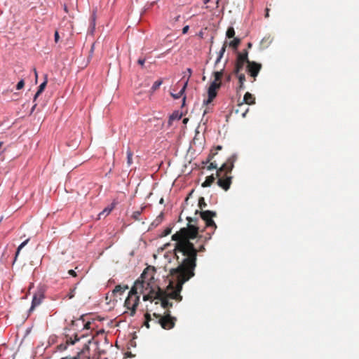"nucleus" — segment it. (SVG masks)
<instances>
[{"instance_id":"54","label":"nucleus","mask_w":359,"mask_h":359,"mask_svg":"<svg viewBox=\"0 0 359 359\" xmlns=\"http://www.w3.org/2000/svg\"><path fill=\"white\" fill-rule=\"evenodd\" d=\"M36 106V104H34V105L33 106V107H32V111H34V109H35Z\"/></svg>"},{"instance_id":"20","label":"nucleus","mask_w":359,"mask_h":359,"mask_svg":"<svg viewBox=\"0 0 359 359\" xmlns=\"http://www.w3.org/2000/svg\"><path fill=\"white\" fill-rule=\"evenodd\" d=\"M46 84H47V79L46 78V80L42 83H41V85L39 86V89L37 90V92L36 93L35 95H34V100H35L38 96H39L42 92L44 90L46 86Z\"/></svg>"},{"instance_id":"15","label":"nucleus","mask_w":359,"mask_h":359,"mask_svg":"<svg viewBox=\"0 0 359 359\" xmlns=\"http://www.w3.org/2000/svg\"><path fill=\"white\" fill-rule=\"evenodd\" d=\"M89 344H90V340H88L87 343L84 344L83 348L76 353V356H79V359H81L82 355H86V352H89Z\"/></svg>"},{"instance_id":"43","label":"nucleus","mask_w":359,"mask_h":359,"mask_svg":"<svg viewBox=\"0 0 359 359\" xmlns=\"http://www.w3.org/2000/svg\"><path fill=\"white\" fill-rule=\"evenodd\" d=\"M145 62V59L144 58H140L138 60H137V63L141 65V66H143Z\"/></svg>"},{"instance_id":"26","label":"nucleus","mask_w":359,"mask_h":359,"mask_svg":"<svg viewBox=\"0 0 359 359\" xmlns=\"http://www.w3.org/2000/svg\"><path fill=\"white\" fill-rule=\"evenodd\" d=\"M133 151L130 149H128V150H127V164L128 166L131 165L133 163Z\"/></svg>"},{"instance_id":"19","label":"nucleus","mask_w":359,"mask_h":359,"mask_svg":"<svg viewBox=\"0 0 359 359\" xmlns=\"http://www.w3.org/2000/svg\"><path fill=\"white\" fill-rule=\"evenodd\" d=\"M187 86V81H185L184 86H182V89L179 91V93H177V94L171 93L172 97L175 99H179L180 97H181L183 95Z\"/></svg>"},{"instance_id":"14","label":"nucleus","mask_w":359,"mask_h":359,"mask_svg":"<svg viewBox=\"0 0 359 359\" xmlns=\"http://www.w3.org/2000/svg\"><path fill=\"white\" fill-rule=\"evenodd\" d=\"M215 149L216 151H214V150H213V149H212V150L210 151V153L209 154V155H208V158H207L206 161H203V162H202V163H203V165H206V164H208L210 161H212V159L214 158V156H215V155H217V151L221 150V149H222V146H220V145H218V146H217Z\"/></svg>"},{"instance_id":"35","label":"nucleus","mask_w":359,"mask_h":359,"mask_svg":"<svg viewBox=\"0 0 359 359\" xmlns=\"http://www.w3.org/2000/svg\"><path fill=\"white\" fill-rule=\"evenodd\" d=\"M209 165L207 166L208 170H214L217 168V165L215 162H209Z\"/></svg>"},{"instance_id":"10","label":"nucleus","mask_w":359,"mask_h":359,"mask_svg":"<svg viewBox=\"0 0 359 359\" xmlns=\"http://www.w3.org/2000/svg\"><path fill=\"white\" fill-rule=\"evenodd\" d=\"M261 69L262 65L254 61H250L246 67L247 72L254 78V81L256 79Z\"/></svg>"},{"instance_id":"50","label":"nucleus","mask_w":359,"mask_h":359,"mask_svg":"<svg viewBox=\"0 0 359 359\" xmlns=\"http://www.w3.org/2000/svg\"><path fill=\"white\" fill-rule=\"evenodd\" d=\"M34 71L35 77H36V79H37L38 74H37V72H36V69H34Z\"/></svg>"},{"instance_id":"45","label":"nucleus","mask_w":359,"mask_h":359,"mask_svg":"<svg viewBox=\"0 0 359 359\" xmlns=\"http://www.w3.org/2000/svg\"><path fill=\"white\" fill-rule=\"evenodd\" d=\"M187 221L189 222V224H190V225H191V224H190L191 222H195V221H196V219H193V218H191V217H187ZM189 226V225H187V226Z\"/></svg>"},{"instance_id":"6","label":"nucleus","mask_w":359,"mask_h":359,"mask_svg":"<svg viewBox=\"0 0 359 359\" xmlns=\"http://www.w3.org/2000/svg\"><path fill=\"white\" fill-rule=\"evenodd\" d=\"M237 160V155L233 154L230 157H229L226 161L222 164V165L217 169L216 175L217 177H219L222 173L224 172L226 174H231L233 167L234 163Z\"/></svg>"},{"instance_id":"39","label":"nucleus","mask_w":359,"mask_h":359,"mask_svg":"<svg viewBox=\"0 0 359 359\" xmlns=\"http://www.w3.org/2000/svg\"><path fill=\"white\" fill-rule=\"evenodd\" d=\"M186 73H187V79L186 81H187V83H188L189 80V78L191 76L192 70L190 68H188V69H187V72Z\"/></svg>"},{"instance_id":"27","label":"nucleus","mask_w":359,"mask_h":359,"mask_svg":"<svg viewBox=\"0 0 359 359\" xmlns=\"http://www.w3.org/2000/svg\"><path fill=\"white\" fill-rule=\"evenodd\" d=\"M241 43V39L238 38H234L233 41L229 43V46L234 49H236Z\"/></svg>"},{"instance_id":"59","label":"nucleus","mask_w":359,"mask_h":359,"mask_svg":"<svg viewBox=\"0 0 359 359\" xmlns=\"http://www.w3.org/2000/svg\"><path fill=\"white\" fill-rule=\"evenodd\" d=\"M180 18V15L176 18V20H178V18Z\"/></svg>"},{"instance_id":"56","label":"nucleus","mask_w":359,"mask_h":359,"mask_svg":"<svg viewBox=\"0 0 359 359\" xmlns=\"http://www.w3.org/2000/svg\"><path fill=\"white\" fill-rule=\"evenodd\" d=\"M188 121V118H185L183 121L184 123H186Z\"/></svg>"},{"instance_id":"7","label":"nucleus","mask_w":359,"mask_h":359,"mask_svg":"<svg viewBox=\"0 0 359 359\" xmlns=\"http://www.w3.org/2000/svg\"><path fill=\"white\" fill-rule=\"evenodd\" d=\"M250 62L248 59V52L247 50H243L242 52L238 53L236 57L235 64L234 73L238 74L244 67L245 64Z\"/></svg>"},{"instance_id":"37","label":"nucleus","mask_w":359,"mask_h":359,"mask_svg":"<svg viewBox=\"0 0 359 359\" xmlns=\"http://www.w3.org/2000/svg\"><path fill=\"white\" fill-rule=\"evenodd\" d=\"M172 229L170 227L166 228L162 233V236H166L171 233Z\"/></svg>"},{"instance_id":"34","label":"nucleus","mask_w":359,"mask_h":359,"mask_svg":"<svg viewBox=\"0 0 359 359\" xmlns=\"http://www.w3.org/2000/svg\"><path fill=\"white\" fill-rule=\"evenodd\" d=\"M239 83L244 84L245 81V76L244 74H238Z\"/></svg>"},{"instance_id":"40","label":"nucleus","mask_w":359,"mask_h":359,"mask_svg":"<svg viewBox=\"0 0 359 359\" xmlns=\"http://www.w3.org/2000/svg\"><path fill=\"white\" fill-rule=\"evenodd\" d=\"M54 38H55L54 39H55V43L58 42L60 36H59V33L57 31L55 32Z\"/></svg>"},{"instance_id":"1","label":"nucleus","mask_w":359,"mask_h":359,"mask_svg":"<svg viewBox=\"0 0 359 359\" xmlns=\"http://www.w3.org/2000/svg\"><path fill=\"white\" fill-rule=\"evenodd\" d=\"M189 249L186 248V245L183 243L180 244L177 248V267L172 269L170 271L171 279L168 286V289L174 288V282H176L175 288L168 292L167 295L168 299H175L178 302L181 301L182 297L180 295V291L182 285L194 276V270L196 268V254L192 249L188 252Z\"/></svg>"},{"instance_id":"55","label":"nucleus","mask_w":359,"mask_h":359,"mask_svg":"<svg viewBox=\"0 0 359 359\" xmlns=\"http://www.w3.org/2000/svg\"><path fill=\"white\" fill-rule=\"evenodd\" d=\"M93 48H94V44L92 45L91 50H90L91 52H93Z\"/></svg>"},{"instance_id":"28","label":"nucleus","mask_w":359,"mask_h":359,"mask_svg":"<svg viewBox=\"0 0 359 359\" xmlns=\"http://www.w3.org/2000/svg\"><path fill=\"white\" fill-rule=\"evenodd\" d=\"M226 37L233 38L235 36V30L233 27H229L226 33Z\"/></svg>"},{"instance_id":"44","label":"nucleus","mask_w":359,"mask_h":359,"mask_svg":"<svg viewBox=\"0 0 359 359\" xmlns=\"http://www.w3.org/2000/svg\"><path fill=\"white\" fill-rule=\"evenodd\" d=\"M61 359H79V356H76V355L74 357L66 356V357L62 358Z\"/></svg>"},{"instance_id":"2","label":"nucleus","mask_w":359,"mask_h":359,"mask_svg":"<svg viewBox=\"0 0 359 359\" xmlns=\"http://www.w3.org/2000/svg\"><path fill=\"white\" fill-rule=\"evenodd\" d=\"M198 236V227L195 225L189 224L188 227H184L180 229L172 236V240L176 241L174 248L175 257L177 259V248L180 244L186 245L187 249H192L196 254V261L197 260V253L205 252V248L203 245L196 249L191 240L197 238ZM191 251L188 250V252Z\"/></svg>"},{"instance_id":"38","label":"nucleus","mask_w":359,"mask_h":359,"mask_svg":"<svg viewBox=\"0 0 359 359\" xmlns=\"http://www.w3.org/2000/svg\"><path fill=\"white\" fill-rule=\"evenodd\" d=\"M75 290H76V287H74L70 290L69 293L67 294V297L69 299H72L74 297Z\"/></svg>"},{"instance_id":"29","label":"nucleus","mask_w":359,"mask_h":359,"mask_svg":"<svg viewBox=\"0 0 359 359\" xmlns=\"http://www.w3.org/2000/svg\"><path fill=\"white\" fill-rule=\"evenodd\" d=\"M144 318H145V321H144V326H146L147 328H149V322L153 320L151 319V315L148 313H145L144 315Z\"/></svg>"},{"instance_id":"11","label":"nucleus","mask_w":359,"mask_h":359,"mask_svg":"<svg viewBox=\"0 0 359 359\" xmlns=\"http://www.w3.org/2000/svg\"><path fill=\"white\" fill-rule=\"evenodd\" d=\"M221 86V83L212 82L210 85L208 90V98L204 101L205 104H208L214 100L217 96V90Z\"/></svg>"},{"instance_id":"58","label":"nucleus","mask_w":359,"mask_h":359,"mask_svg":"<svg viewBox=\"0 0 359 359\" xmlns=\"http://www.w3.org/2000/svg\"><path fill=\"white\" fill-rule=\"evenodd\" d=\"M100 332L104 333V330H101V331L98 332L97 334H99Z\"/></svg>"},{"instance_id":"46","label":"nucleus","mask_w":359,"mask_h":359,"mask_svg":"<svg viewBox=\"0 0 359 359\" xmlns=\"http://www.w3.org/2000/svg\"><path fill=\"white\" fill-rule=\"evenodd\" d=\"M90 322H87L86 323H85L84 325V329H86V330H88L90 328Z\"/></svg>"},{"instance_id":"32","label":"nucleus","mask_w":359,"mask_h":359,"mask_svg":"<svg viewBox=\"0 0 359 359\" xmlns=\"http://www.w3.org/2000/svg\"><path fill=\"white\" fill-rule=\"evenodd\" d=\"M205 225L207 227H212L214 229L217 228V225L215 222L212 220V218L207 220L205 222Z\"/></svg>"},{"instance_id":"18","label":"nucleus","mask_w":359,"mask_h":359,"mask_svg":"<svg viewBox=\"0 0 359 359\" xmlns=\"http://www.w3.org/2000/svg\"><path fill=\"white\" fill-rule=\"evenodd\" d=\"M215 177L213 175H211L210 176H208L205 179V180L202 183L203 187H208L212 185V184L215 180Z\"/></svg>"},{"instance_id":"12","label":"nucleus","mask_w":359,"mask_h":359,"mask_svg":"<svg viewBox=\"0 0 359 359\" xmlns=\"http://www.w3.org/2000/svg\"><path fill=\"white\" fill-rule=\"evenodd\" d=\"M43 297L44 296L41 292L35 294L33 297L32 306L29 311H32L35 309V307L39 306L41 304Z\"/></svg>"},{"instance_id":"5","label":"nucleus","mask_w":359,"mask_h":359,"mask_svg":"<svg viewBox=\"0 0 359 359\" xmlns=\"http://www.w3.org/2000/svg\"><path fill=\"white\" fill-rule=\"evenodd\" d=\"M153 316L156 318V320H154V323L156 324H159L164 330H170L173 328L177 320L176 318L170 316V312L169 311L165 312L163 316L156 313H154Z\"/></svg>"},{"instance_id":"31","label":"nucleus","mask_w":359,"mask_h":359,"mask_svg":"<svg viewBox=\"0 0 359 359\" xmlns=\"http://www.w3.org/2000/svg\"><path fill=\"white\" fill-rule=\"evenodd\" d=\"M198 206L201 210H203L207 206V203L203 197H200L198 199Z\"/></svg>"},{"instance_id":"24","label":"nucleus","mask_w":359,"mask_h":359,"mask_svg":"<svg viewBox=\"0 0 359 359\" xmlns=\"http://www.w3.org/2000/svg\"><path fill=\"white\" fill-rule=\"evenodd\" d=\"M198 142L200 144H203V143L205 142V136H194L192 140V144L196 145V142Z\"/></svg>"},{"instance_id":"53","label":"nucleus","mask_w":359,"mask_h":359,"mask_svg":"<svg viewBox=\"0 0 359 359\" xmlns=\"http://www.w3.org/2000/svg\"><path fill=\"white\" fill-rule=\"evenodd\" d=\"M210 0H203L205 4H208Z\"/></svg>"},{"instance_id":"30","label":"nucleus","mask_w":359,"mask_h":359,"mask_svg":"<svg viewBox=\"0 0 359 359\" xmlns=\"http://www.w3.org/2000/svg\"><path fill=\"white\" fill-rule=\"evenodd\" d=\"M181 117H182L181 114H180L178 111L175 112L170 116L169 121L170 122L171 121H173V120H180L181 118Z\"/></svg>"},{"instance_id":"36","label":"nucleus","mask_w":359,"mask_h":359,"mask_svg":"<svg viewBox=\"0 0 359 359\" xmlns=\"http://www.w3.org/2000/svg\"><path fill=\"white\" fill-rule=\"evenodd\" d=\"M24 86H25V82H24V80L22 79L18 83V84L16 86V89L20 90L24 87Z\"/></svg>"},{"instance_id":"42","label":"nucleus","mask_w":359,"mask_h":359,"mask_svg":"<svg viewBox=\"0 0 359 359\" xmlns=\"http://www.w3.org/2000/svg\"><path fill=\"white\" fill-rule=\"evenodd\" d=\"M189 29V25L184 26L182 29V34H187L188 32Z\"/></svg>"},{"instance_id":"21","label":"nucleus","mask_w":359,"mask_h":359,"mask_svg":"<svg viewBox=\"0 0 359 359\" xmlns=\"http://www.w3.org/2000/svg\"><path fill=\"white\" fill-rule=\"evenodd\" d=\"M226 43H224L222 47V48L220 49L219 52L218 53V55H217V58L215 61V65H217L221 60V59L222 58L225 51H226Z\"/></svg>"},{"instance_id":"60","label":"nucleus","mask_w":359,"mask_h":359,"mask_svg":"<svg viewBox=\"0 0 359 359\" xmlns=\"http://www.w3.org/2000/svg\"><path fill=\"white\" fill-rule=\"evenodd\" d=\"M185 97H183V102H185Z\"/></svg>"},{"instance_id":"47","label":"nucleus","mask_w":359,"mask_h":359,"mask_svg":"<svg viewBox=\"0 0 359 359\" xmlns=\"http://www.w3.org/2000/svg\"><path fill=\"white\" fill-rule=\"evenodd\" d=\"M269 8H266L265 11H266V13H265V18H269Z\"/></svg>"},{"instance_id":"9","label":"nucleus","mask_w":359,"mask_h":359,"mask_svg":"<svg viewBox=\"0 0 359 359\" xmlns=\"http://www.w3.org/2000/svg\"><path fill=\"white\" fill-rule=\"evenodd\" d=\"M84 337V334H82L80 337H79L78 334H75L73 339L72 337L67 335L65 343L58 345L57 349L60 351H65L69 345H74L76 341H79L81 338Z\"/></svg>"},{"instance_id":"17","label":"nucleus","mask_w":359,"mask_h":359,"mask_svg":"<svg viewBox=\"0 0 359 359\" xmlns=\"http://www.w3.org/2000/svg\"><path fill=\"white\" fill-rule=\"evenodd\" d=\"M128 289V287L126 285H118L113 290L112 292H113L114 295H116L118 293L120 294H122Z\"/></svg>"},{"instance_id":"33","label":"nucleus","mask_w":359,"mask_h":359,"mask_svg":"<svg viewBox=\"0 0 359 359\" xmlns=\"http://www.w3.org/2000/svg\"><path fill=\"white\" fill-rule=\"evenodd\" d=\"M161 84H162V81L161 80H158V81H155L154 83L151 90L152 91L156 90L157 89L159 88V87L161 86Z\"/></svg>"},{"instance_id":"57","label":"nucleus","mask_w":359,"mask_h":359,"mask_svg":"<svg viewBox=\"0 0 359 359\" xmlns=\"http://www.w3.org/2000/svg\"><path fill=\"white\" fill-rule=\"evenodd\" d=\"M87 359H90V355H85Z\"/></svg>"},{"instance_id":"25","label":"nucleus","mask_w":359,"mask_h":359,"mask_svg":"<svg viewBox=\"0 0 359 359\" xmlns=\"http://www.w3.org/2000/svg\"><path fill=\"white\" fill-rule=\"evenodd\" d=\"M145 208V207H142L140 208V210H136V211H134L133 215H132V217L135 219V220H140V216L141 215L143 210Z\"/></svg>"},{"instance_id":"48","label":"nucleus","mask_w":359,"mask_h":359,"mask_svg":"<svg viewBox=\"0 0 359 359\" xmlns=\"http://www.w3.org/2000/svg\"><path fill=\"white\" fill-rule=\"evenodd\" d=\"M110 212H111V209H109V210L105 209L101 214H103L104 212H107V214H109Z\"/></svg>"},{"instance_id":"4","label":"nucleus","mask_w":359,"mask_h":359,"mask_svg":"<svg viewBox=\"0 0 359 359\" xmlns=\"http://www.w3.org/2000/svg\"><path fill=\"white\" fill-rule=\"evenodd\" d=\"M154 299L160 300L161 306L163 309H168L172 306V303L168 301L167 292L161 290L158 286L156 287L150 286L148 293L143 296L144 301H153Z\"/></svg>"},{"instance_id":"13","label":"nucleus","mask_w":359,"mask_h":359,"mask_svg":"<svg viewBox=\"0 0 359 359\" xmlns=\"http://www.w3.org/2000/svg\"><path fill=\"white\" fill-rule=\"evenodd\" d=\"M196 214L200 213L201 217L206 222L207 220L216 217V212L210 210H205L199 212L198 210H196Z\"/></svg>"},{"instance_id":"23","label":"nucleus","mask_w":359,"mask_h":359,"mask_svg":"<svg viewBox=\"0 0 359 359\" xmlns=\"http://www.w3.org/2000/svg\"><path fill=\"white\" fill-rule=\"evenodd\" d=\"M29 238H27V240H25L24 242H22L18 248L17 249V251L15 252V259H14V262L16 261L19 254H20V250L27 244V243L29 242Z\"/></svg>"},{"instance_id":"3","label":"nucleus","mask_w":359,"mask_h":359,"mask_svg":"<svg viewBox=\"0 0 359 359\" xmlns=\"http://www.w3.org/2000/svg\"><path fill=\"white\" fill-rule=\"evenodd\" d=\"M146 272L142 273L139 279H137L134 285L130 289L127 298L124 302V306L130 312V316H133L136 313L137 307L140 303V295L143 296L147 290L150 289V283L145 280Z\"/></svg>"},{"instance_id":"52","label":"nucleus","mask_w":359,"mask_h":359,"mask_svg":"<svg viewBox=\"0 0 359 359\" xmlns=\"http://www.w3.org/2000/svg\"><path fill=\"white\" fill-rule=\"evenodd\" d=\"M252 43H248V48H250L252 47Z\"/></svg>"},{"instance_id":"16","label":"nucleus","mask_w":359,"mask_h":359,"mask_svg":"<svg viewBox=\"0 0 359 359\" xmlns=\"http://www.w3.org/2000/svg\"><path fill=\"white\" fill-rule=\"evenodd\" d=\"M243 101L247 104H249V105L253 104L255 103V97L252 94H251L249 92H247L244 95Z\"/></svg>"},{"instance_id":"41","label":"nucleus","mask_w":359,"mask_h":359,"mask_svg":"<svg viewBox=\"0 0 359 359\" xmlns=\"http://www.w3.org/2000/svg\"><path fill=\"white\" fill-rule=\"evenodd\" d=\"M68 274L73 277H76L77 276L76 273L72 269L68 271Z\"/></svg>"},{"instance_id":"8","label":"nucleus","mask_w":359,"mask_h":359,"mask_svg":"<svg viewBox=\"0 0 359 359\" xmlns=\"http://www.w3.org/2000/svg\"><path fill=\"white\" fill-rule=\"evenodd\" d=\"M216 177L218 178L217 182L218 186L224 191H227L230 188L232 177L224 172L222 173L219 177H217V175Z\"/></svg>"},{"instance_id":"49","label":"nucleus","mask_w":359,"mask_h":359,"mask_svg":"<svg viewBox=\"0 0 359 359\" xmlns=\"http://www.w3.org/2000/svg\"><path fill=\"white\" fill-rule=\"evenodd\" d=\"M239 90L244 88V84L239 83Z\"/></svg>"},{"instance_id":"22","label":"nucleus","mask_w":359,"mask_h":359,"mask_svg":"<svg viewBox=\"0 0 359 359\" xmlns=\"http://www.w3.org/2000/svg\"><path fill=\"white\" fill-rule=\"evenodd\" d=\"M223 74H224V69H221L220 71L215 72H214L215 80L213 82L221 83L220 81L223 76Z\"/></svg>"},{"instance_id":"51","label":"nucleus","mask_w":359,"mask_h":359,"mask_svg":"<svg viewBox=\"0 0 359 359\" xmlns=\"http://www.w3.org/2000/svg\"><path fill=\"white\" fill-rule=\"evenodd\" d=\"M159 203H160L161 204H163V203H164V199H163V198H161L160 199V201H159Z\"/></svg>"}]
</instances>
